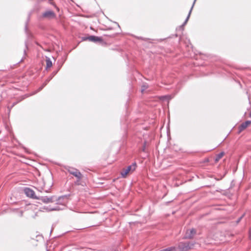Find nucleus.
Wrapping results in <instances>:
<instances>
[{"mask_svg": "<svg viewBox=\"0 0 251 251\" xmlns=\"http://www.w3.org/2000/svg\"><path fill=\"white\" fill-rule=\"evenodd\" d=\"M193 245L190 242H181L178 244V249L180 251H188Z\"/></svg>", "mask_w": 251, "mask_h": 251, "instance_id": "nucleus-1", "label": "nucleus"}, {"mask_svg": "<svg viewBox=\"0 0 251 251\" xmlns=\"http://www.w3.org/2000/svg\"><path fill=\"white\" fill-rule=\"evenodd\" d=\"M136 164L133 163L131 165L128 166L126 169H124L121 172V175L124 178L126 177V175L130 172H133L136 169Z\"/></svg>", "mask_w": 251, "mask_h": 251, "instance_id": "nucleus-2", "label": "nucleus"}, {"mask_svg": "<svg viewBox=\"0 0 251 251\" xmlns=\"http://www.w3.org/2000/svg\"><path fill=\"white\" fill-rule=\"evenodd\" d=\"M42 18L48 20H50L55 18L56 14L53 11L49 10L42 13Z\"/></svg>", "mask_w": 251, "mask_h": 251, "instance_id": "nucleus-3", "label": "nucleus"}, {"mask_svg": "<svg viewBox=\"0 0 251 251\" xmlns=\"http://www.w3.org/2000/svg\"><path fill=\"white\" fill-rule=\"evenodd\" d=\"M68 172L70 174L76 177L77 178V181H79L82 178V175L79 172V171L76 169L71 168L68 170Z\"/></svg>", "mask_w": 251, "mask_h": 251, "instance_id": "nucleus-4", "label": "nucleus"}, {"mask_svg": "<svg viewBox=\"0 0 251 251\" xmlns=\"http://www.w3.org/2000/svg\"><path fill=\"white\" fill-rule=\"evenodd\" d=\"M55 197L54 196H52L50 197L45 196V197H38L37 199L41 200L44 203H49L54 202L55 201H56V200H55Z\"/></svg>", "mask_w": 251, "mask_h": 251, "instance_id": "nucleus-5", "label": "nucleus"}, {"mask_svg": "<svg viewBox=\"0 0 251 251\" xmlns=\"http://www.w3.org/2000/svg\"><path fill=\"white\" fill-rule=\"evenodd\" d=\"M83 40H89V41H91L94 43L101 42L102 41V39L101 37L95 36L94 35H91L87 37H84L83 38Z\"/></svg>", "mask_w": 251, "mask_h": 251, "instance_id": "nucleus-6", "label": "nucleus"}, {"mask_svg": "<svg viewBox=\"0 0 251 251\" xmlns=\"http://www.w3.org/2000/svg\"><path fill=\"white\" fill-rule=\"evenodd\" d=\"M24 192L28 197L35 199H37L38 198L35 196L34 191L29 188H25L24 189Z\"/></svg>", "mask_w": 251, "mask_h": 251, "instance_id": "nucleus-7", "label": "nucleus"}, {"mask_svg": "<svg viewBox=\"0 0 251 251\" xmlns=\"http://www.w3.org/2000/svg\"><path fill=\"white\" fill-rule=\"evenodd\" d=\"M196 230L193 228L187 230L185 233L184 238L191 239L194 237L196 234Z\"/></svg>", "mask_w": 251, "mask_h": 251, "instance_id": "nucleus-8", "label": "nucleus"}, {"mask_svg": "<svg viewBox=\"0 0 251 251\" xmlns=\"http://www.w3.org/2000/svg\"><path fill=\"white\" fill-rule=\"evenodd\" d=\"M251 124V121H247L244 123H243L239 127V131L241 132L247 128Z\"/></svg>", "mask_w": 251, "mask_h": 251, "instance_id": "nucleus-9", "label": "nucleus"}, {"mask_svg": "<svg viewBox=\"0 0 251 251\" xmlns=\"http://www.w3.org/2000/svg\"><path fill=\"white\" fill-rule=\"evenodd\" d=\"M196 1V0H194V2L193 3V5H192V7H191V9L190 10L189 14H188V16H187L185 21H184L183 24L180 26V28H182L183 29V26L187 24V22H188V20L189 19V17L190 16L192 10L193 9V8L194 7V4L195 3Z\"/></svg>", "mask_w": 251, "mask_h": 251, "instance_id": "nucleus-10", "label": "nucleus"}, {"mask_svg": "<svg viewBox=\"0 0 251 251\" xmlns=\"http://www.w3.org/2000/svg\"><path fill=\"white\" fill-rule=\"evenodd\" d=\"M42 209H45L48 211L59 210L60 209V208L57 206L53 208H49L48 207L44 206L42 208Z\"/></svg>", "mask_w": 251, "mask_h": 251, "instance_id": "nucleus-11", "label": "nucleus"}, {"mask_svg": "<svg viewBox=\"0 0 251 251\" xmlns=\"http://www.w3.org/2000/svg\"><path fill=\"white\" fill-rule=\"evenodd\" d=\"M56 73H54V74L52 75V76H51L50 77V78H48L46 81L44 83V84H43V85L39 88V90L38 91H41L44 86H45L52 79V77L53 76V75L55 74Z\"/></svg>", "mask_w": 251, "mask_h": 251, "instance_id": "nucleus-12", "label": "nucleus"}, {"mask_svg": "<svg viewBox=\"0 0 251 251\" xmlns=\"http://www.w3.org/2000/svg\"><path fill=\"white\" fill-rule=\"evenodd\" d=\"M46 66L47 68H50L52 66V62L50 58L46 59Z\"/></svg>", "mask_w": 251, "mask_h": 251, "instance_id": "nucleus-13", "label": "nucleus"}, {"mask_svg": "<svg viewBox=\"0 0 251 251\" xmlns=\"http://www.w3.org/2000/svg\"><path fill=\"white\" fill-rule=\"evenodd\" d=\"M224 155V152H222L219 153L215 158V162H218Z\"/></svg>", "mask_w": 251, "mask_h": 251, "instance_id": "nucleus-14", "label": "nucleus"}, {"mask_svg": "<svg viewBox=\"0 0 251 251\" xmlns=\"http://www.w3.org/2000/svg\"><path fill=\"white\" fill-rule=\"evenodd\" d=\"M148 88V86L146 85H144L142 87V90L141 91L143 92L144 91H145L147 88Z\"/></svg>", "mask_w": 251, "mask_h": 251, "instance_id": "nucleus-15", "label": "nucleus"}, {"mask_svg": "<svg viewBox=\"0 0 251 251\" xmlns=\"http://www.w3.org/2000/svg\"><path fill=\"white\" fill-rule=\"evenodd\" d=\"M242 218V217H240V218L237 220V223H239V222L240 221V220H241V219Z\"/></svg>", "mask_w": 251, "mask_h": 251, "instance_id": "nucleus-16", "label": "nucleus"}, {"mask_svg": "<svg viewBox=\"0 0 251 251\" xmlns=\"http://www.w3.org/2000/svg\"><path fill=\"white\" fill-rule=\"evenodd\" d=\"M168 98V96H163V97H162V98H163V99H166V98Z\"/></svg>", "mask_w": 251, "mask_h": 251, "instance_id": "nucleus-17", "label": "nucleus"}, {"mask_svg": "<svg viewBox=\"0 0 251 251\" xmlns=\"http://www.w3.org/2000/svg\"><path fill=\"white\" fill-rule=\"evenodd\" d=\"M142 150H143V151H145V147H144L143 148Z\"/></svg>", "mask_w": 251, "mask_h": 251, "instance_id": "nucleus-18", "label": "nucleus"}, {"mask_svg": "<svg viewBox=\"0 0 251 251\" xmlns=\"http://www.w3.org/2000/svg\"><path fill=\"white\" fill-rule=\"evenodd\" d=\"M250 117L251 118V112H250Z\"/></svg>", "mask_w": 251, "mask_h": 251, "instance_id": "nucleus-19", "label": "nucleus"}, {"mask_svg": "<svg viewBox=\"0 0 251 251\" xmlns=\"http://www.w3.org/2000/svg\"><path fill=\"white\" fill-rule=\"evenodd\" d=\"M22 215H23V212H21V216H22Z\"/></svg>", "mask_w": 251, "mask_h": 251, "instance_id": "nucleus-20", "label": "nucleus"}, {"mask_svg": "<svg viewBox=\"0 0 251 251\" xmlns=\"http://www.w3.org/2000/svg\"><path fill=\"white\" fill-rule=\"evenodd\" d=\"M61 199V198H59L58 200H60Z\"/></svg>", "mask_w": 251, "mask_h": 251, "instance_id": "nucleus-21", "label": "nucleus"}]
</instances>
